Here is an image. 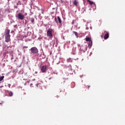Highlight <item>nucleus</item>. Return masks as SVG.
Wrapping results in <instances>:
<instances>
[{"label":"nucleus","mask_w":125,"mask_h":125,"mask_svg":"<svg viewBox=\"0 0 125 125\" xmlns=\"http://www.w3.org/2000/svg\"><path fill=\"white\" fill-rule=\"evenodd\" d=\"M54 32V30L52 28H49L47 31V37L51 40L53 38V34L52 33Z\"/></svg>","instance_id":"f257e3e1"},{"label":"nucleus","mask_w":125,"mask_h":125,"mask_svg":"<svg viewBox=\"0 0 125 125\" xmlns=\"http://www.w3.org/2000/svg\"><path fill=\"white\" fill-rule=\"evenodd\" d=\"M16 17L19 20H24V18H25L24 15L21 13H19V14H17L16 15Z\"/></svg>","instance_id":"f03ea898"},{"label":"nucleus","mask_w":125,"mask_h":125,"mask_svg":"<svg viewBox=\"0 0 125 125\" xmlns=\"http://www.w3.org/2000/svg\"><path fill=\"white\" fill-rule=\"evenodd\" d=\"M30 50L31 53H33V54H37V53H39V50L36 47H32L30 49Z\"/></svg>","instance_id":"7ed1b4c3"},{"label":"nucleus","mask_w":125,"mask_h":125,"mask_svg":"<svg viewBox=\"0 0 125 125\" xmlns=\"http://www.w3.org/2000/svg\"><path fill=\"white\" fill-rule=\"evenodd\" d=\"M55 21L57 23H59L60 24H61L62 23V21L61 20V19H60V17L59 16H58L57 18H55Z\"/></svg>","instance_id":"20e7f679"},{"label":"nucleus","mask_w":125,"mask_h":125,"mask_svg":"<svg viewBox=\"0 0 125 125\" xmlns=\"http://www.w3.org/2000/svg\"><path fill=\"white\" fill-rule=\"evenodd\" d=\"M46 71V65L42 66V67H41V72H42V73H45Z\"/></svg>","instance_id":"39448f33"},{"label":"nucleus","mask_w":125,"mask_h":125,"mask_svg":"<svg viewBox=\"0 0 125 125\" xmlns=\"http://www.w3.org/2000/svg\"><path fill=\"white\" fill-rule=\"evenodd\" d=\"M5 42H10L11 41L10 35H7L5 36Z\"/></svg>","instance_id":"423d86ee"},{"label":"nucleus","mask_w":125,"mask_h":125,"mask_svg":"<svg viewBox=\"0 0 125 125\" xmlns=\"http://www.w3.org/2000/svg\"><path fill=\"white\" fill-rule=\"evenodd\" d=\"M10 33V30L9 29H6L4 33V36H10V34H9Z\"/></svg>","instance_id":"0eeeda50"},{"label":"nucleus","mask_w":125,"mask_h":125,"mask_svg":"<svg viewBox=\"0 0 125 125\" xmlns=\"http://www.w3.org/2000/svg\"><path fill=\"white\" fill-rule=\"evenodd\" d=\"M109 38V32H106L104 37V40H107Z\"/></svg>","instance_id":"6e6552de"},{"label":"nucleus","mask_w":125,"mask_h":125,"mask_svg":"<svg viewBox=\"0 0 125 125\" xmlns=\"http://www.w3.org/2000/svg\"><path fill=\"white\" fill-rule=\"evenodd\" d=\"M87 1L89 3V4H90V5H92V4H94V5L96 6L95 3H94L93 1H90V0H87Z\"/></svg>","instance_id":"1a4fd4ad"},{"label":"nucleus","mask_w":125,"mask_h":125,"mask_svg":"<svg viewBox=\"0 0 125 125\" xmlns=\"http://www.w3.org/2000/svg\"><path fill=\"white\" fill-rule=\"evenodd\" d=\"M73 4L75 5L76 6H78V4L79 3V2L77 0H74L73 2Z\"/></svg>","instance_id":"9d476101"},{"label":"nucleus","mask_w":125,"mask_h":125,"mask_svg":"<svg viewBox=\"0 0 125 125\" xmlns=\"http://www.w3.org/2000/svg\"><path fill=\"white\" fill-rule=\"evenodd\" d=\"M91 46H92V41H90L88 43L89 48H90Z\"/></svg>","instance_id":"9b49d317"},{"label":"nucleus","mask_w":125,"mask_h":125,"mask_svg":"<svg viewBox=\"0 0 125 125\" xmlns=\"http://www.w3.org/2000/svg\"><path fill=\"white\" fill-rule=\"evenodd\" d=\"M85 41L86 42H90L91 41V39H90V38H89V37H87L85 38Z\"/></svg>","instance_id":"f8f14e48"},{"label":"nucleus","mask_w":125,"mask_h":125,"mask_svg":"<svg viewBox=\"0 0 125 125\" xmlns=\"http://www.w3.org/2000/svg\"><path fill=\"white\" fill-rule=\"evenodd\" d=\"M30 21H31V23L32 24H34V23H35V19H34V18H31L30 19Z\"/></svg>","instance_id":"ddd939ff"},{"label":"nucleus","mask_w":125,"mask_h":125,"mask_svg":"<svg viewBox=\"0 0 125 125\" xmlns=\"http://www.w3.org/2000/svg\"><path fill=\"white\" fill-rule=\"evenodd\" d=\"M73 34H74V35L76 36V37H77V38H78V33L76 31H74L73 32Z\"/></svg>","instance_id":"4468645a"},{"label":"nucleus","mask_w":125,"mask_h":125,"mask_svg":"<svg viewBox=\"0 0 125 125\" xmlns=\"http://www.w3.org/2000/svg\"><path fill=\"white\" fill-rule=\"evenodd\" d=\"M9 95L10 97L12 96V95H13V93L11 91L9 92Z\"/></svg>","instance_id":"2eb2a0df"},{"label":"nucleus","mask_w":125,"mask_h":125,"mask_svg":"<svg viewBox=\"0 0 125 125\" xmlns=\"http://www.w3.org/2000/svg\"><path fill=\"white\" fill-rule=\"evenodd\" d=\"M4 78V76H1L0 77V82H1V81H2V80H3Z\"/></svg>","instance_id":"dca6fc26"},{"label":"nucleus","mask_w":125,"mask_h":125,"mask_svg":"<svg viewBox=\"0 0 125 125\" xmlns=\"http://www.w3.org/2000/svg\"><path fill=\"white\" fill-rule=\"evenodd\" d=\"M25 49L28 48V46H23V49H25Z\"/></svg>","instance_id":"f3484780"},{"label":"nucleus","mask_w":125,"mask_h":125,"mask_svg":"<svg viewBox=\"0 0 125 125\" xmlns=\"http://www.w3.org/2000/svg\"><path fill=\"white\" fill-rule=\"evenodd\" d=\"M68 60L69 62H72V60L71 59H68Z\"/></svg>","instance_id":"a211bd4d"},{"label":"nucleus","mask_w":125,"mask_h":125,"mask_svg":"<svg viewBox=\"0 0 125 125\" xmlns=\"http://www.w3.org/2000/svg\"><path fill=\"white\" fill-rule=\"evenodd\" d=\"M11 85L10 84H8V86H9V88H10Z\"/></svg>","instance_id":"6ab92c4d"},{"label":"nucleus","mask_w":125,"mask_h":125,"mask_svg":"<svg viewBox=\"0 0 125 125\" xmlns=\"http://www.w3.org/2000/svg\"><path fill=\"white\" fill-rule=\"evenodd\" d=\"M11 33H14V31H13V30L11 32Z\"/></svg>","instance_id":"aec40b11"},{"label":"nucleus","mask_w":125,"mask_h":125,"mask_svg":"<svg viewBox=\"0 0 125 125\" xmlns=\"http://www.w3.org/2000/svg\"><path fill=\"white\" fill-rule=\"evenodd\" d=\"M36 74H38V72L37 71H35V72Z\"/></svg>","instance_id":"412c9836"},{"label":"nucleus","mask_w":125,"mask_h":125,"mask_svg":"<svg viewBox=\"0 0 125 125\" xmlns=\"http://www.w3.org/2000/svg\"><path fill=\"white\" fill-rule=\"evenodd\" d=\"M88 87H90V86L87 85Z\"/></svg>","instance_id":"4be33fe9"},{"label":"nucleus","mask_w":125,"mask_h":125,"mask_svg":"<svg viewBox=\"0 0 125 125\" xmlns=\"http://www.w3.org/2000/svg\"><path fill=\"white\" fill-rule=\"evenodd\" d=\"M32 85H33V84H30L31 86H32Z\"/></svg>","instance_id":"5701e85b"},{"label":"nucleus","mask_w":125,"mask_h":125,"mask_svg":"<svg viewBox=\"0 0 125 125\" xmlns=\"http://www.w3.org/2000/svg\"><path fill=\"white\" fill-rule=\"evenodd\" d=\"M72 24H74V21L72 22Z\"/></svg>","instance_id":"b1692460"},{"label":"nucleus","mask_w":125,"mask_h":125,"mask_svg":"<svg viewBox=\"0 0 125 125\" xmlns=\"http://www.w3.org/2000/svg\"><path fill=\"white\" fill-rule=\"evenodd\" d=\"M7 48L9 49V47H7Z\"/></svg>","instance_id":"393cba45"},{"label":"nucleus","mask_w":125,"mask_h":125,"mask_svg":"<svg viewBox=\"0 0 125 125\" xmlns=\"http://www.w3.org/2000/svg\"><path fill=\"white\" fill-rule=\"evenodd\" d=\"M56 41H57H57H58L57 39H56Z\"/></svg>","instance_id":"a878e982"},{"label":"nucleus","mask_w":125,"mask_h":125,"mask_svg":"<svg viewBox=\"0 0 125 125\" xmlns=\"http://www.w3.org/2000/svg\"><path fill=\"white\" fill-rule=\"evenodd\" d=\"M24 52H25V50H24Z\"/></svg>","instance_id":"bb28decb"}]
</instances>
